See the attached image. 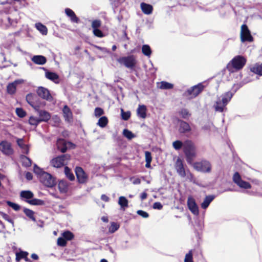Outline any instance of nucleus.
<instances>
[{"label": "nucleus", "mask_w": 262, "mask_h": 262, "mask_svg": "<svg viewBox=\"0 0 262 262\" xmlns=\"http://www.w3.org/2000/svg\"><path fill=\"white\" fill-rule=\"evenodd\" d=\"M183 151L186 156L187 162L192 164L196 156V149L191 141L186 140L183 143Z\"/></svg>", "instance_id": "obj_1"}, {"label": "nucleus", "mask_w": 262, "mask_h": 262, "mask_svg": "<svg viewBox=\"0 0 262 262\" xmlns=\"http://www.w3.org/2000/svg\"><path fill=\"white\" fill-rule=\"evenodd\" d=\"M232 96V94L228 92L219 97L214 105L215 110L220 112H223L226 105L231 99Z\"/></svg>", "instance_id": "obj_2"}, {"label": "nucleus", "mask_w": 262, "mask_h": 262, "mask_svg": "<svg viewBox=\"0 0 262 262\" xmlns=\"http://www.w3.org/2000/svg\"><path fill=\"white\" fill-rule=\"evenodd\" d=\"M192 166L196 170L202 172L209 173L211 171V164L207 160L195 162L192 164Z\"/></svg>", "instance_id": "obj_3"}, {"label": "nucleus", "mask_w": 262, "mask_h": 262, "mask_svg": "<svg viewBox=\"0 0 262 262\" xmlns=\"http://www.w3.org/2000/svg\"><path fill=\"white\" fill-rule=\"evenodd\" d=\"M117 61L128 69L134 68L137 62L136 57L133 55L120 57L117 59Z\"/></svg>", "instance_id": "obj_4"}, {"label": "nucleus", "mask_w": 262, "mask_h": 262, "mask_svg": "<svg viewBox=\"0 0 262 262\" xmlns=\"http://www.w3.org/2000/svg\"><path fill=\"white\" fill-rule=\"evenodd\" d=\"M70 156L69 155H64L53 159L51 164L54 167L59 168L68 164Z\"/></svg>", "instance_id": "obj_5"}, {"label": "nucleus", "mask_w": 262, "mask_h": 262, "mask_svg": "<svg viewBox=\"0 0 262 262\" xmlns=\"http://www.w3.org/2000/svg\"><path fill=\"white\" fill-rule=\"evenodd\" d=\"M204 88V86L202 83H199L188 90L184 95L189 99H192L196 97L203 91Z\"/></svg>", "instance_id": "obj_6"}, {"label": "nucleus", "mask_w": 262, "mask_h": 262, "mask_svg": "<svg viewBox=\"0 0 262 262\" xmlns=\"http://www.w3.org/2000/svg\"><path fill=\"white\" fill-rule=\"evenodd\" d=\"M240 37L242 42L245 41L251 42L253 40L250 31L246 25L244 24L241 26Z\"/></svg>", "instance_id": "obj_7"}, {"label": "nucleus", "mask_w": 262, "mask_h": 262, "mask_svg": "<svg viewBox=\"0 0 262 262\" xmlns=\"http://www.w3.org/2000/svg\"><path fill=\"white\" fill-rule=\"evenodd\" d=\"M246 63V59L240 55L235 56L231 61V64L236 70L242 69Z\"/></svg>", "instance_id": "obj_8"}, {"label": "nucleus", "mask_w": 262, "mask_h": 262, "mask_svg": "<svg viewBox=\"0 0 262 262\" xmlns=\"http://www.w3.org/2000/svg\"><path fill=\"white\" fill-rule=\"evenodd\" d=\"M39 180L44 185L49 187H52L55 184V179L48 172L43 173Z\"/></svg>", "instance_id": "obj_9"}, {"label": "nucleus", "mask_w": 262, "mask_h": 262, "mask_svg": "<svg viewBox=\"0 0 262 262\" xmlns=\"http://www.w3.org/2000/svg\"><path fill=\"white\" fill-rule=\"evenodd\" d=\"M233 182L237 184L240 188L244 189H250L251 187V185L247 182L243 181L238 172H235L233 177Z\"/></svg>", "instance_id": "obj_10"}, {"label": "nucleus", "mask_w": 262, "mask_h": 262, "mask_svg": "<svg viewBox=\"0 0 262 262\" xmlns=\"http://www.w3.org/2000/svg\"><path fill=\"white\" fill-rule=\"evenodd\" d=\"M0 150L5 155H11L13 152L11 144L9 142L4 140L0 142Z\"/></svg>", "instance_id": "obj_11"}, {"label": "nucleus", "mask_w": 262, "mask_h": 262, "mask_svg": "<svg viewBox=\"0 0 262 262\" xmlns=\"http://www.w3.org/2000/svg\"><path fill=\"white\" fill-rule=\"evenodd\" d=\"M57 146L58 148L62 152H64L68 148H74L75 145L70 142H66L63 139H58L57 141Z\"/></svg>", "instance_id": "obj_12"}, {"label": "nucleus", "mask_w": 262, "mask_h": 262, "mask_svg": "<svg viewBox=\"0 0 262 262\" xmlns=\"http://www.w3.org/2000/svg\"><path fill=\"white\" fill-rule=\"evenodd\" d=\"M187 206L189 209L193 214L195 215H198L199 214V207L195 200L191 196L188 198Z\"/></svg>", "instance_id": "obj_13"}, {"label": "nucleus", "mask_w": 262, "mask_h": 262, "mask_svg": "<svg viewBox=\"0 0 262 262\" xmlns=\"http://www.w3.org/2000/svg\"><path fill=\"white\" fill-rule=\"evenodd\" d=\"M75 173L78 181L80 183H84L88 180V176L85 173L82 168L77 167L75 168Z\"/></svg>", "instance_id": "obj_14"}, {"label": "nucleus", "mask_w": 262, "mask_h": 262, "mask_svg": "<svg viewBox=\"0 0 262 262\" xmlns=\"http://www.w3.org/2000/svg\"><path fill=\"white\" fill-rule=\"evenodd\" d=\"M37 93L39 97L48 101H51L53 99L49 90L43 87L38 88Z\"/></svg>", "instance_id": "obj_15"}, {"label": "nucleus", "mask_w": 262, "mask_h": 262, "mask_svg": "<svg viewBox=\"0 0 262 262\" xmlns=\"http://www.w3.org/2000/svg\"><path fill=\"white\" fill-rule=\"evenodd\" d=\"M175 168L177 172L181 177L184 178L186 176L183 162L180 158H178L176 162Z\"/></svg>", "instance_id": "obj_16"}, {"label": "nucleus", "mask_w": 262, "mask_h": 262, "mask_svg": "<svg viewBox=\"0 0 262 262\" xmlns=\"http://www.w3.org/2000/svg\"><path fill=\"white\" fill-rule=\"evenodd\" d=\"M38 115L39 117V119L40 122H47L51 118L50 114L44 110H39V107H38Z\"/></svg>", "instance_id": "obj_17"}, {"label": "nucleus", "mask_w": 262, "mask_h": 262, "mask_svg": "<svg viewBox=\"0 0 262 262\" xmlns=\"http://www.w3.org/2000/svg\"><path fill=\"white\" fill-rule=\"evenodd\" d=\"M62 112L65 120L69 122H71L73 120V115L70 108L67 105H65Z\"/></svg>", "instance_id": "obj_18"}, {"label": "nucleus", "mask_w": 262, "mask_h": 262, "mask_svg": "<svg viewBox=\"0 0 262 262\" xmlns=\"http://www.w3.org/2000/svg\"><path fill=\"white\" fill-rule=\"evenodd\" d=\"M45 70V77L47 79L53 81L55 83H59V76L56 73L54 72H49L47 70Z\"/></svg>", "instance_id": "obj_19"}, {"label": "nucleus", "mask_w": 262, "mask_h": 262, "mask_svg": "<svg viewBox=\"0 0 262 262\" xmlns=\"http://www.w3.org/2000/svg\"><path fill=\"white\" fill-rule=\"evenodd\" d=\"M32 61L35 64L43 65L47 62L46 58L42 55H35L31 58Z\"/></svg>", "instance_id": "obj_20"}, {"label": "nucleus", "mask_w": 262, "mask_h": 262, "mask_svg": "<svg viewBox=\"0 0 262 262\" xmlns=\"http://www.w3.org/2000/svg\"><path fill=\"white\" fill-rule=\"evenodd\" d=\"M250 71L259 76H262V63H256L250 68Z\"/></svg>", "instance_id": "obj_21"}, {"label": "nucleus", "mask_w": 262, "mask_h": 262, "mask_svg": "<svg viewBox=\"0 0 262 262\" xmlns=\"http://www.w3.org/2000/svg\"><path fill=\"white\" fill-rule=\"evenodd\" d=\"M141 8L144 13L146 15L150 14L153 9L151 5L144 3H142L141 4Z\"/></svg>", "instance_id": "obj_22"}, {"label": "nucleus", "mask_w": 262, "mask_h": 262, "mask_svg": "<svg viewBox=\"0 0 262 262\" xmlns=\"http://www.w3.org/2000/svg\"><path fill=\"white\" fill-rule=\"evenodd\" d=\"M137 115L142 118H145L146 116V107L144 105H139L137 110Z\"/></svg>", "instance_id": "obj_23"}, {"label": "nucleus", "mask_w": 262, "mask_h": 262, "mask_svg": "<svg viewBox=\"0 0 262 262\" xmlns=\"http://www.w3.org/2000/svg\"><path fill=\"white\" fill-rule=\"evenodd\" d=\"M179 130L181 133H186L190 130V127L188 123L184 121L180 122Z\"/></svg>", "instance_id": "obj_24"}, {"label": "nucleus", "mask_w": 262, "mask_h": 262, "mask_svg": "<svg viewBox=\"0 0 262 262\" xmlns=\"http://www.w3.org/2000/svg\"><path fill=\"white\" fill-rule=\"evenodd\" d=\"M214 196L213 195H208L207 196L203 202L201 204V207L203 209H206L208 206L209 205L210 203L212 201V200L214 199Z\"/></svg>", "instance_id": "obj_25"}, {"label": "nucleus", "mask_w": 262, "mask_h": 262, "mask_svg": "<svg viewBox=\"0 0 262 262\" xmlns=\"http://www.w3.org/2000/svg\"><path fill=\"white\" fill-rule=\"evenodd\" d=\"M17 143L18 145L23 150V152L28 154L29 152V148L24 143L23 139H17Z\"/></svg>", "instance_id": "obj_26"}, {"label": "nucleus", "mask_w": 262, "mask_h": 262, "mask_svg": "<svg viewBox=\"0 0 262 262\" xmlns=\"http://www.w3.org/2000/svg\"><path fill=\"white\" fill-rule=\"evenodd\" d=\"M34 96L32 94H28L26 96V100L28 103L35 110H38V106L35 104L33 102Z\"/></svg>", "instance_id": "obj_27"}, {"label": "nucleus", "mask_w": 262, "mask_h": 262, "mask_svg": "<svg viewBox=\"0 0 262 262\" xmlns=\"http://www.w3.org/2000/svg\"><path fill=\"white\" fill-rule=\"evenodd\" d=\"M33 195V193L29 190L21 191L20 193V197L26 200L32 199Z\"/></svg>", "instance_id": "obj_28"}, {"label": "nucleus", "mask_w": 262, "mask_h": 262, "mask_svg": "<svg viewBox=\"0 0 262 262\" xmlns=\"http://www.w3.org/2000/svg\"><path fill=\"white\" fill-rule=\"evenodd\" d=\"M108 122L107 118L105 116H103L99 118L97 125L102 128H104L107 125Z\"/></svg>", "instance_id": "obj_29"}, {"label": "nucleus", "mask_w": 262, "mask_h": 262, "mask_svg": "<svg viewBox=\"0 0 262 262\" xmlns=\"http://www.w3.org/2000/svg\"><path fill=\"white\" fill-rule=\"evenodd\" d=\"M68 186L67 182L64 181H60L58 183V189L60 192L64 193L68 190Z\"/></svg>", "instance_id": "obj_30"}, {"label": "nucleus", "mask_w": 262, "mask_h": 262, "mask_svg": "<svg viewBox=\"0 0 262 262\" xmlns=\"http://www.w3.org/2000/svg\"><path fill=\"white\" fill-rule=\"evenodd\" d=\"M161 89H171L173 88V85L172 84L168 83L166 81H162L159 83L158 86Z\"/></svg>", "instance_id": "obj_31"}, {"label": "nucleus", "mask_w": 262, "mask_h": 262, "mask_svg": "<svg viewBox=\"0 0 262 262\" xmlns=\"http://www.w3.org/2000/svg\"><path fill=\"white\" fill-rule=\"evenodd\" d=\"M16 259L17 261H19L21 258H25V260L27 261H29V260L27 258V256L28 255V253L27 252L21 251L19 253H16Z\"/></svg>", "instance_id": "obj_32"}, {"label": "nucleus", "mask_w": 262, "mask_h": 262, "mask_svg": "<svg viewBox=\"0 0 262 262\" xmlns=\"http://www.w3.org/2000/svg\"><path fill=\"white\" fill-rule=\"evenodd\" d=\"M118 204L122 208L128 207V200L124 196H120L119 198Z\"/></svg>", "instance_id": "obj_33"}, {"label": "nucleus", "mask_w": 262, "mask_h": 262, "mask_svg": "<svg viewBox=\"0 0 262 262\" xmlns=\"http://www.w3.org/2000/svg\"><path fill=\"white\" fill-rule=\"evenodd\" d=\"M36 29L43 35H46L47 33V29L46 27L40 23H37L35 25Z\"/></svg>", "instance_id": "obj_34"}, {"label": "nucleus", "mask_w": 262, "mask_h": 262, "mask_svg": "<svg viewBox=\"0 0 262 262\" xmlns=\"http://www.w3.org/2000/svg\"><path fill=\"white\" fill-rule=\"evenodd\" d=\"M142 52L145 56L149 57L151 54L150 47L147 45H144L142 47Z\"/></svg>", "instance_id": "obj_35"}, {"label": "nucleus", "mask_w": 262, "mask_h": 262, "mask_svg": "<svg viewBox=\"0 0 262 262\" xmlns=\"http://www.w3.org/2000/svg\"><path fill=\"white\" fill-rule=\"evenodd\" d=\"M40 122L39 118L34 116H31L29 119V123L31 125L36 126Z\"/></svg>", "instance_id": "obj_36"}, {"label": "nucleus", "mask_w": 262, "mask_h": 262, "mask_svg": "<svg viewBox=\"0 0 262 262\" xmlns=\"http://www.w3.org/2000/svg\"><path fill=\"white\" fill-rule=\"evenodd\" d=\"M16 89V86L13 83H9L7 88L8 93L9 94H13L15 93Z\"/></svg>", "instance_id": "obj_37"}, {"label": "nucleus", "mask_w": 262, "mask_h": 262, "mask_svg": "<svg viewBox=\"0 0 262 262\" xmlns=\"http://www.w3.org/2000/svg\"><path fill=\"white\" fill-rule=\"evenodd\" d=\"M34 172L37 174V177L39 179H40V177L42 176V174L43 173H46V172H45L43 171V170L37 166L36 164L34 166V169H33Z\"/></svg>", "instance_id": "obj_38"}, {"label": "nucleus", "mask_w": 262, "mask_h": 262, "mask_svg": "<svg viewBox=\"0 0 262 262\" xmlns=\"http://www.w3.org/2000/svg\"><path fill=\"white\" fill-rule=\"evenodd\" d=\"M24 212L28 217H29L32 221H35V218L34 216V212L32 210L29 209L25 208L24 210Z\"/></svg>", "instance_id": "obj_39"}, {"label": "nucleus", "mask_w": 262, "mask_h": 262, "mask_svg": "<svg viewBox=\"0 0 262 262\" xmlns=\"http://www.w3.org/2000/svg\"><path fill=\"white\" fill-rule=\"evenodd\" d=\"M187 178L191 182H192L193 184H195L199 186H201V185L198 182L196 178L194 177L193 174L188 171L187 174Z\"/></svg>", "instance_id": "obj_40"}, {"label": "nucleus", "mask_w": 262, "mask_h": 262, "mask_svg": "<svg viewBox=\"0 0 262 262\" xmlns=\"http://www.w3.org/2000/svg\"><path fill=\"white\" fill-rule=\"evenodd\" d=\"M64 173L67 177L71 181H73L75 179V177L70 169L68 167H64Z\"/></svg>", "instance_id": "obj_41"}, {"label": "nucleus", "mask_w": 262, "mask_h": 262, "mask_svg": "<svg viewBox=\"0 0 262 262\" xmlns=\"http://www.w3.org/2000/svg\"><path fill=\"white\" fill-rule=\"evenodd\" d=\"M23 165L26 167H28L31 165V160L27 157L24 156L21 157Z\"/></svg>", "instance_id": "obj_42"}, {"label": "nucleus", "mask_w": 262, "mask_h": 262, "mask_svg": "<svg viewBox=\"0 0 262 262\" xmlns=\"http://www.w3.org/2000/svg\"><path fill=\"white\" fill-rule=\"evenodd\" d=\"M62 235L66 240L68 241L71 240L74 237L73 233L69 231L63 232Z\"/></svg>", "instance_id": "obj_43"}, {"label": "nucleus", "mask_w": 262, "mask_h": 262, "mask_svg": "<svg viewBox=\"0 0 262 262\" xmlns=\"http://www.w3.org/2000/svg\"><path fill=\"white\" fill-rule=\"evenodd\" d=\"M0 214L4 220L11 223L13 227L14 226L13 220L7 214L3 212H0Z\"/></svg>", "instance_id": "obj_44"}, {"label": "nucleus", "mask_w": 262, "mask_h": 262, "mask_svg": "<svg viewBox=\"0 0 262 262\" xmlns=\"http://www.w3.org/2000/svg\"><path fill=\"white\" fill-rule=\"evenodd\" d=\"M123 135L127 138L128 139L130 140L134 138L135 136L129 130L125 129L123 132Z\"/></svg>", "instance_id": "obj_45"}, {"label": "nucleus", "mask_w": 262, "mask_h": 262, "mask_svg": "<svg viewBox=\"0 0 262 262\" xmlns=\"http://www.w3.org/2000/svg\"><path fill=\"white\" fill-rule=\"evenodd\" d=\"M172 146H173V147L176 150H179L182 147L183 148V143H182L181 141L177 140L173 142Z\"/></svg>", "instance_id": "obj_46"}, {"label": "nucleus", "mask_w": 262, "mask_h": 262, "mask_svg": "<svg viewBox=\"0 0 262 262\" xmlns=\"http://www.w3.org/2000/svg\"><path fill=\"white\" fill-rule=\"evenodd\" d=\"M119 227V225L116 223L113 222L111 224V226L109 228V232L111 233H114L117 231Z\"/></svg>", "instance_id": "obj_47"}, {"label": "nucleus", "mask_w": 262, "mask_h": 262, "mask_svg": "<svg viewBox=\"0 0 262 262\" xmlns=\"http://www.w3.org/2000/svg\"><path fill=\"white\" fill-rule=\"evenodd\" d=\"M27 202L28 203H29V204H30L31 205H41L43 203L42 201L39 200V199H37L28 200V201H27Z\"/></svg>", "instance_id": "obj_48"}, {"label": "nucleus", "mask_w": 262, "mask_h": 262, "mask_svg": "<svg viewBox=\"0 0 262 262\" xmlns=\"http://www.w3.org/2000/svg\"><path fill=\"white\" fill-rule=\"evenodd\" d=\"M16 113L20 118H23L26 115V112L21 108H17L16 109Z\"/></svg>", "instance_id": "obj_49"}, {"label": "nucleus", "mask_w": 262, "mask_h": 262, "mask_svg": "<svg viewBox=\"0 0 262 262\" xmlns=\"http://www.w3.org/2000/svg\"><path fill=\"white\" fill-rule=\"evenodd\" d=\"M7 204L15 211H18L20 209L19 205H18L17 204H15L9 201H7Z\"/></svg>", "instance_id": "obj_50"}, {"label": "nucleus", "mask_w": 262, "mask_h": 262, "mask_svg": "<svg viewBox=\"0 0 262 262\" xmlns=\"http://www.w3.org/2000/svg\"><path fill=\"white\" fill-rule=\"evenodd\" d=\"M104 114L103 110L100 107H96L95 109L94 115L96 117H99Z\"/></svg>", "instance_id": "obj_51"}, {"label": "nucleus", "mask_w": 262, "mask_h": 262, "mask_svg": "<svg viewBox=\"0 0 262 262\" xmlns=\"http://www.w3.org/2000/svg\"><path fill=\"white\" fill-rule=\"evenodd\" d=\"M184 262H193L192 260V253L191 250H190L188 253L186 254Z\"/></svg>", "instance_id": "obj_52"}, {"label": "nucleus", "mask_w": 262, "mask_h": 262, "mask_svg": "<svg viewBox=\"0 0 262 262\" xmlns=\"http://www.w3.org/2000/svg\"><path fill=\"white\" fill-rule=\"evenodd\" d=\"M121 116L122 118L124 120H127L130 116V113L129 112H124L123 110H121Z\"/></svg>", "instance_id": "obj_53"}, {"label": "nucleus", "mask_w": 262, "mask_h": 262, "mask_svg": "<svg viewBox=\"0 0 262 262\" xmlns=\"http://www.w3.org/2000/svg\"><path fill=\"white\" fill-rule=\"evenodd\" d=\"M67 244L66 240L63 237H60L57 239V245L60 246H65Z\"/></svg>", "instance_id": "obj_54"}, {"label": "nucleus", "mask_w": 262, "mask_h": 262, "mask_svg": "<svg viewBox=\"0 0 262 262\" xmlns=\"http://www.w3.org/2000/svg\"><path fill=\"white\" fill-rule=\"evenodd\" d=\"M93 33L96 36L98 37H102L104 36L103 33L99 28L93 29Z\"/></svg>", "instance_id": "obj_55"}, {"label": "nucleus", "mask_w": 262, "mask_h": 262, "mask_svg": "<svg viewBox=\"0 0 262 262\" xmlns=\"http://www.w3.org/2000/svg\"><path fill=\"white\" fill-rule=\"evenodd\" d=\"M101 26V22L99 20H95L92 22V27L93 29H98Z\"/></svg>", "instance_id": "obj_56"}, {"label": "nucleus", "mask_w": 262, "mask_h": 262, "mask_svg": "<svg viewBox=\"0 0 262 262\" xmlns=\"http://www.w3.org/2000/svg\"><path fill=\"white\" fill-rule=\"evenodd\" d=\"M180 114L181 115L182 117L184 118H187L190 115L188 111L186 109L182 110L180 112Z\"/></svg>", "instance_id": "obj_57"}, {"label": "nucleus", "mask_w": 262, "mask_h": 262, "mask_svg": "<svg viewBox=\"0 0 262 262\" xmlns=\"http://www.w3.org/2000/svg\"><path fill=\"white\" fill-rule=\"evenodd\" d=\"M130 180L132 181L133 184H134V185H138L141 183V180L138 178H136V177H133L130 178Z\"/></svg>", "instance_id": "obj_58"}, {"label": "nucleus", "mask_w": 262, "mask_h": 262, "mask_svg": "<svg viewBox=\"0 0 262 262\" xmlns=\"http://www.w3.org/2000/svg\"><path fill=\"white\" fill-rule=\"evenodd\" d=\"M145 161L146 162H151L152 157L151 153L149 151H146L145 152Z\"/></svg>", "instance_id": "obj_59"}, {"label": "nucleus", "mask_w": 262, "mask_h": 262, "mask_svg": "<svg viewBox=\"0 0 262 262\" xmlns=\"http://www.w3.org/2000/svg\"><path fill=\"white\" fill-rule=\"evenodd\" d=\"M137 214L144 218H147L149 216L147 212L141 210L137 211Z\"/></svg>", "instance_id": "obj_60"}, {"label": "nucleus", "mask_w": 262, "mask_h": 262, "mask_svg": "<svg viewBox=\"0 0 262 262\" xmlns=\"http://www.w3.org/2000/svg\"><path fill=\"white\" fill-rule=\"evenodd\" d=\"M65 13L68 16H76L74 12L69 8L65 9Z\"/></svg>", "instance_id": "obj_61"}, {"label": "nucleus", "mask_w": 262, "mask_h": 262, "mask_svg": "<svg viewBox=\"0 0 262 262\" xmlns=\"http://www.w3.org/2000/svg\"><path fill=\"white\" fill-rule=\"evenodd\" d=\"M163 207L162 205L160 202H155L153 205V208L157 209H161Z\"/></svg>", "instance_id": "obj_62"}, {"label": "nucleus", "mask_w": 262, "mask_h": 262, "mask_svg": "<svg viewBox=\"0 0 262 262\" xmlns=\"http://www.w3.org/2000/svg\"><path fill=\"white\" fill-rule=\"evenodd\" d=\"M24 82V80L19 79L15 80L13 83L16 86L18 84H22Z\"/></svg>", "instance_id": "obj_63"}, {"label": "nucleus", "mask_w": 262, "mask_h": 262, "mask_svg": "<svg viewBox=\"0 0 262 262\" xmlns=\"http://www.w3.org/2000/svg\"><path fill=\"white\" fill-rule=\"evenodd\" d=\"M26 178L28 180H31L33 178L32 174L30 172H27L26 174Z\"/></svg>", "instance_id": "obj_64"}]
</instances>
